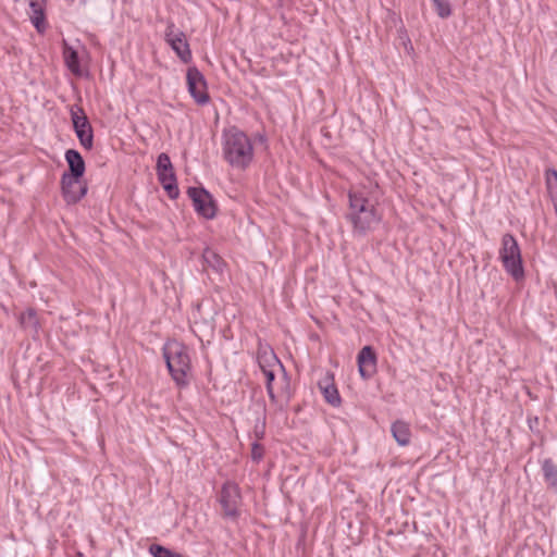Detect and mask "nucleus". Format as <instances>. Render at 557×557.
Masks as SVG:
<instances>
[{
  "label": "nucleus",
  "mask_w": 557,
  "mask_h": 557,
  "mask_svg": "<svg viewBox=\"0 0 557 557\" xmlns=\"http://www.w3.org/2000/svg\"><path fill=\"white\" fill-rule=\"evenodd\" d=\"M223 157L233 168L245 170L253 159V147L249 137L236 126L223 133Z\"/></svg>",
  "instance_id": "obj_1"
},
{
  "label": "nucleus",
  "mask_w": 557,
  "mask_h": 557,
  "mask_svg": "<svg viewBox=\"0 0 557 557\" xmlns=\"http://www.w3.org/2000/svg\"><path fill=\"white\" fill-rule=\"evenodd\" d=\"M348 199L349 211L346 216L352 224L355 233L366 235L373 225L381 221L375 205L363 191H349Z\"/></svg>",
  "instance_id": "obj_2"
},
{
  "label": "nucleus",
  "mask_w": 557,
  "mask_h": 557,
  "mask_svg": "<svg viewBox=\"0 0 557 557\" xmlns=\"http://www.w3.org/2000/svg\"><path fill=\"white\" fill-rule=\"evenodd\" d=\"M163 357L166 368L181 388L189 384L188 373L191 369L188 349L185 345L174 342L163 348Z\"/></svg>",
  "instance_id": "obj_3"
},
{
  "label": "nucleus",
  "mask_w": 557,
  "mask_h": 557,
  "mask_svg": "<svg viewBox=\"0 0 557 557\" xmlns=\"http://www.w3.org/2000/svg\"><path fill=\"white\" fill-rule=\"evenodd\" d=\"M499 259L505 271L517 282L524 278L523 261L520 246L510 233H506L502 237V246L499 248Z\"/></svg>",
  "instance_id": "obj_4"
},
{
  "label": "nucleus",
  "mask_w": 557,
  "mask_h": 557,
  "mask_svg": "<svg viewBox=\"0 0 557 557\" xmlns=\"http://www.w3.org/2000/svg\"><path fill=\"white\" fill-rule=\"evenodd\" d=\"M218 502L222 507V516L225 519L235 521L239 518V507L243 504V497L239 486L232 481H226L218 496Z\"/></svg>",
  "instance_id": "obj_5"
},
{
  "label": "nucleus",
  "mask_w": 557,
  "mask_h": 557,
  "mask_svg": "<svg viewBox=\"0 0 557 557\" xmlns=\"http://www.w3.org/2000/svg\"><path fill=\"white\" fill-rule=\"evenodd\" d=\"M187 195L193 202L194 210L199 216L206 220H212L216 216V201L205 187L190 186L187 189Z\"/></svg>",
  "instance_id": "obj_6"
},
{
  "label": "nucleus",
  "mask_w": 557,
  "mask_h": 557,
  "mask_svg": "<svg viewBox=\"0 0 557 557\" xmlns=\"http://www.w3.org/2000/svg\"><path fill=\"white\" fill-rule=\"evenodd\" d=\"M156 171L158 181L166 191L169 198L176 199L180 195V189L175 171L168 153L162 152L158 156Z\"/></svg>",
  "instance_id": "obj_7"
},
{
  "label": "nucleus",
  "mask_w": 557,
  "mask_h": 557,
  "mask_svg": "<svg viewBox=\"0 0 557 557\" xmlns=\"http://www.w3.org/2000/svg\"><path fill=\"white\" fill-rule=\"evenodd\" d=\"M74 132L79 144L87 150L94 146V131L84 109L79 106H73L70 110Z\"/></svg>",
  "instance_id": "obj_8"
},
{
  "label": "nucleus",
  "mask_w": 557,
  "mask_h": 557,
  "mask_svg": "<svg viewBox=\"0 0 557 557\" xmlns=\"http://www.w3.org/2000/svg\"><path fill=\"white\" fill-rule=\"evenodd\" d=\"M187 89L191 98L199 106H206L210 101L207 81L203 74L196 67L189 66L186 73Z\"/></svg>",
  "instance_id": "obj_9"
},
{
  "label": "nucleus",
  "mask_w": 557,
  "mask_h": 557,
  "mask_svg": "<svg viewBox=\"0 0 557 557\" xmlns=\"http://www.w3.org/2000/svg\"><path fill=\"white\" fill-rule=\"evenodd\" d=\"M166 44L175 51L176 55L184 63L191 61V51L189 44L186 39L185 34L175 27L172 21L168 22V26L164 34Z\"/></svg>",
  "instance_id": "obj_10"
},
{
  "label": "nucleus",
  "mask_w": 557,
  "mask_h": 557,
  "mask_svg": "<svg viewBox=\"0 0 557 557\" xmlns=\"http://www.w3.org/2000/svg\"><path fill=\"white\" fill-rule=\"evenodd\" d=\"M82 178L62 175L61 189L63 199L67 205L79 202L87 194L88 187L86 183L81 182Z\"/></svg>",
  "instance_id": "obj_11"
},
{
  "label": "nucleus",
  "mask_w": 557,
  "mask_h": 557,
  "mask_svg": "<svg viewBox=\"0 0 557 557\" xmlns=\"http://www.w3.org/2000/svg\"><path fill=\"white\" fill-rule=\"evenodd\" d=\"M357 363L360 376L364 380L371 379L376 373L377 356L372 346H364L357 356Z\"/></svg>",
  "instance_id": "obj_12"
},
{
  "label": "nucleus",
  "mask_w": 557,
  "mask_h": 557,
  "mask_svg": "<svg viewBox=\"0 0 557 557\" xmlns=\"http://www.w3.org/2000/svg\"><path fill=\"white\" fill-rule=\"evenodd\" d=\"M318 387L327 404L333 407L341 406L342 398L335 385L333 373L326 372V374L318 382Z\"/></svg>",
  "instance_id": "obj_13"
},
{
  "label": "nucleus",
  "mask_w": 557,
  "mask_h": 557,
  "mask_svg": "<svg viewBox=\"0 0 557 557\" xmlns=\"http://www.w3.org/2000/svg\"><path fill=\"white\" fill-rule=\"evenodd\" d=\"M64 157L69 170L62 175L72 176L74 178H82L85 174L86 165L81 152L75 149H69L65 151Z\"/></svg>",
  "instance_id": "obj_14"
},
{
  "label": "nucleus",
  "mask_w": 557,
  "mask_h": 557,
  "mask_svg": "<svg viewBox=\"0 0 557 557\" xmlns=\"http://www.w3.org/2000/svg\"><path fill=\"white\" fill-rule=\"evenodd\" d=\"M21 327L27 332L34 339L39 338L40 321L37 311L34 308H27L18 317Z\"/></svg>",
  "instance_id": "obj_15"
},
{
  "label": "nucleus",
  "mask_w": 557,
  "mask_h": 557,
  "mask_svg": "<svg viewBox=\"0 0 557 557\" xmlns=\"http://www.w3.org/2000/svg\"><path fill=\"white\" fill-rule=\"evenodd\" d=\"M30 8V21L38 33H44L47 28L46 15L44 9L45 0H27Z\"/></svg>",
  "instance_id": "obj_16"
},
{
  "label": "nucleus",
  "mask_w": 557,
  "mask_h": 557,
  "mask_svg": "<svg viewBox=\"0 0 557 557\" xmlns=\"http://www.w3.org/2000/svg\"><path fill=\"white\" fill-rule=\"evenodd\" d=\"M541 470L547 488L557 493V462L552 458H545L541 462Z\"/></svg>",
  "instance_id": "obj_17"
},
{
  "label": "nucleus",
  "mask_w": 557,
  "mask_h": 557,
  "mask_svg": "<svg viewBox=\"0 0 557 557\" xmlns=\"http://www.w3.org/2000/svg\"><path fill=\"white\" fill-rule=\"evenodd\" d=\"M257 360L261 371L270 370L275 366L280 367L281 370L284 371L283 364L272 349L259 348Z\"/></svg>",
  "instance_id": "obj_18"
},
{
  "label": "nucleus",
  "mask_w": 557,
  "mask_h": 557,
  "mask_svg": "<svg viewBox=\"0 0 557 557\" xmlns=\"http://www.w3.org/2000/svg\"><path fill=\"white\" fill-rule=\"evenodd\" d=\"M63 59L66 67L74 75H82L78 52L73 47H71L65 40H63Z\"/></svg>",
  "instance_id": "obj_19"
},
{
  "label": "nucleus",
  "mask_w": 557,
  "mask_h": 557,
  "mask_svg": "<svg viewBox=\"0 0 557 557\" xmlns=\"http://www.w3.org/2000/svg\"><path fill=\"white\" fill-rule=\"evenodd\" d=\"M391 432L400 446H406L410 443L411 431L408 423L397 420L392 424Z\"/></svg>",
  "instance_id": "obj_20"
},
{
  "label": "nucleus",
  "mask_w": 557,
  "mask_h": 557,
  "mask_svg": "<svg viewBox=\"0 0 557 557\" xmlns=\"http://www.w3.org/2000/svg\"><path fill=\"white\" fill-rule=\"evenodd\" d=\"M205 263L216 273H222L225 267L224 260L213 249L206 248L202 252Z\"/></svg>",
  "instance_id": "obj_21"
},
{
  "label": "nucleus",
  "mask_w": 557,
  "mask_h": 557,
  "mask_svg": "<svg viewBox=\"0 0 557 557\" xmlns=\"http://www.w3.org/2000/svg\"><path fill=\"white\" fill-rule=\"evenodd\" d=\"M545 183L557 215V171L555 169H547L545 171Z\"/></svg>",
  "instance_id": "obj_22"
},
{
  "label": "nucleus",
  "mask_w": 557,
  "mask_h": 557,
  "mask_svg": "<svg viewBox=\"0 0 557 557\" xmlns=\"http://www.w3.org/2000/svg\"><path fill=\"white\" fill-rule=\"evenodd\" d=\"M265 376V388L272 405H278V397L274 393L273 382L275 380V373L273 369L262 371Z\"/></svg>",
  "instance_id": "obj_23"
},
{
  "label": "nucleus",
  "mask_w": 557,
  "mask_h": 557,
  "mask_svg": "<svg viewBox=\"0 0 557 557\" xmlns=\"http://www.w3.org/2000/svg\"><path fill=\"white\" fill-rule=\"evenodd\" d=\"M437 15L447 18L451 15V7L448 0H431Z\"/></svg>",
  "instance_id": "obj_24"
},
{
  "label": "nucleus",
  "mask_w": 557,
  "mask_h": 557,
  "mask_svg": "<svg viewBox=\"0 0 557 557\" xmlns=\"http://www.w3.org/2000/svg\"><path fill=\"white\" fill-rule=\"evenodd\" d=\"M281 397H284L285 398V403L284 404H280V409L283 410L289 403L290 398H292V392H290V386H289V379L287 376V373L286 371L284 370L283 371V385L281 387V393H280Z\"/></svg>",
  "instance_id": "obj_25"
},
{
  "label": "nucleus",
  "mask_w": 557,
  "mask_h": 557,
  "mask_svg": "<svg viewBox=\"0 0 557 557\" xmlns=\"http://www.w3.org/2000/svg\"><path fill=\"white\" fill-rule=\"evenodd\" d=\"M263 417L258 418L253 428V434L257 441L262 440L265 433V405L262 404Z\"/></svg>",
  "instance_id": "obj_26"
},
{
  "label": "nucleus",
  "mask_w": 557,
  "mask_h": 557,
  "mask_svg": "<svg viewBox=\"0 0 557 557\" xmlns=\"http://www.w3.org/2000/svg\"><path fill=\"white\" fill-rule=\"evenodd\" d=\"M264 455L263 445L259 444L257 441L251 444V459L255 462H259L262 460Z\"/></svg>",
  "instance_id": "obj_27"
}]
</instances>
